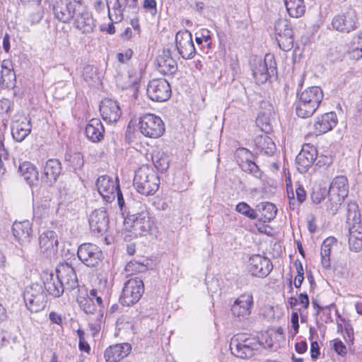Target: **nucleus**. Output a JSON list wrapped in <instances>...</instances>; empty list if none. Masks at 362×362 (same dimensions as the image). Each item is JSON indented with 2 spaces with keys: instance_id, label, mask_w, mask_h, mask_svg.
I'll use <instances>...</instances> for the list:
<instances>
[{
  "instance_id": "nucleus-43",
  "label": "nucleus",
  "mask_w": 362,
  "mask_h": 362,
  "mask_svg": "<svg viewBox=\"0 0 362 362\" xmlns=\"http://www.w3.org/2000/svg\"><path fill=\"white\" fill-rule=\"evenodd\" d=\"M65 162L74 170L81 169L84 165L83 156L79 152H69L65 155Z\"/></svg>"
},
{
  "instance_id": "nucleus-48",
  "label": "nucleus",
  "mask_w": 362,
  "mask_h": 362,
  "mask_svg": "<svg viewBox=\"0 0 362 362\" xmlns=\"http://www.w3.org/2000/svg\"><path fill=\"white\" fill-rule=\"evenodd\" d=\"M103 320V314L100 311L96 314L95 320L93 319L89 322V327L92 332V334H97L102 327Z\"/></svg>"
},
{
  "instance_id": "nucleus-58",
  "label": "nucleus",
  "mask_w": 362,
  "mask_h": 362,
  "mask_svg": "<svg viewBox=\"0 0 362 362\" xmlns=\"http://www.w3.org/2000/svg\"><path fill=\"white\" fill-rule=\"evenodd\" d=\"M333 347L334 351L341 356H344L347 352L346 346L339 340L334 341Z\"/></svg>"
},
{
  "instance_id": "nucleus-21",
  "label": "nucleus",
  "mask_w": 362,
  "mask_h": 362,
  "mask_svg": "<svg viewBox=\"0 0 362 362\" xmlns=\"http://www.w3.org/2000/svg\"><path fill=\"white\" fill-rule=\"evenodd\" d=\"M39 245L41 252L48 258L54 257L58 248L57 233L53 230H46L39 237Z\"/></svg>"
},
{
  "instance_id": "nucleus-29",
  "label": "nucleus",
  "mask_w": 362,
  "mask_h": 362,
  "mask_svg": "<svg viewBox=\"0 0 362 362\" xmlns=\"http://www.w3.org/2000/svg\"><path fill=\"white\" fill-rule=\"evenodd\" d=\"M12 230L15 238L21 245L28 244L30 242L33 230L31 223L28 220L14 222Z\"/></svg>"
},
{
  "instance_id": "nucleus-40",
  "label": "nucleus",
  "mask_w": 362,
  "mask_h": 362,
  "mask_svg": "<svg viewBox=\"0 0 362 362\" xmlns=\"http://www.w3.org/2000/svg\"><path fill=\"white\" fill-rule=\"evenodd\" d=\"M286 11L292 18L301 17L305 11L303 0H284Z\"/></svg>"
},
{
  "instance_id": "nucleus-5",
  "label": "nucleus",
  "mask_w": 362,
  "mask_h": 362,
  "mask_svg": "<svg viewBox=\"0 0 362 362\" xmlns=\"http://www.w3.org/2000/svg\"><path fill=\"white\" fill-rule=\"evenodd\" d=\"M153 226V221L150 217L148 211L146 209H142L140 212L132 214L128 212L124 221V229L131 233L129 236L134 238L149 232Z\"/></svg>"
},
{
  "instance_id": "nucleus-9",
  "label": "nucleus",
  "mask_w": 362,
  "mask_h": 362,
  "mask_svg": "<svg viewBox=\"0 0 362 362\" xmlns=\"http://www.w3.org/2000/svg\"><path fill=\"white\" fill-rule=\"evenodd\" d=\"M144 291L143 281L139 278L130 279L124 283L119 300L123 305L131 306L136 303Z\"/></svg>"
},
{
  "instance_id": "nucleus-25",
  "label": "nucleus",
  "mask_w": 362,
  "mask_h": 362,
  "mask_svg": "<svg viewBox=\"0 0 362 362\" xmlns=\"http://www.w3.org/2000/svg\"><path fill=\"white\" fill-rule=\"evenodd\" d=\"M72 21L74 27L84 34L92 33L95 27V21L91 13L86 9L83 5Z\"/></svg>"
},
{
  "instance_id": "nucleus-28",
  "label": "nucleus",
  "mask_w": 362,
  "mask_h": 362,
  "mask_svg": "<svg viewBox=\"0 0 362 362\" xmlns=\"http://www.w3.org/2000/svg\"><path fill=\"white\" fill-rule=\"evenodd\" d=\"M32 124L27 117L21 118L13 122L11 126V134L17 142L23 141L31 132Z\"/></svg>"
},
{
  "instance_id": "nucleus-61",
  "label": "nucleus",
  "mask_w": 362,
  "mask_h": 362,
  "mask_svg": "<svg viewBox=\"0 0 362 362\" xmlns=\"http://www.w3.org/2000/svg\"><path fill=\"white\" fill-rule=\"evenodd\" d=\"M144 7L149 9L152 14H156V1L155 0H145L144 2Z\"/></svg>"
},
{
  "instance_id": "nucleus-32",
  "label": "nucleus",
  "mask_w": 362,
  "mask_h": 362,
  "mask_svg": "<svg viewBox=\"0 0 362 362\" xmlns=\"http://www.w3.org/2000/svg\"><path fill=\"white\" fill-rule=\"evenodd\" d=\"M62 172V165L57 159L48 160L44 167L43 177L46 182L52 184L54 182Z\"/></svg>"
},
{
  "instance_id": "nucleus-53",
  "label": "nucleus",
  "mask_w": 362,
  "mask_h": 362,
  "mask_svg": "<svg viewBox=\"0 0 362 362\" xmlns=\"http://www.w3.org/2000/svg\"><path fill=\"white\" fill-rule=\"evenodd\" d=\"M195 41L198 45H201L203 42L206 44V45L209 47L211 44V36L209 35V31L208 30H203L200 33V35H198V33L196 34Z\"/></svg>"
},
{
  "instance_id": "nucleus-13",
  "label": "nucleus",
  "mask_w": 362,
  "mask_h": 362,
  "mask_svg": "<svg viewBox=\"0 0 362 362\" xmlns=\"http://www.w3.org/2000/svg\"><path fill=\"white\" fill-rule=\"evenodd\" d=\"M146 91L148 98L155 102L165 101L171 94L170 84L164 78H156L150 81Z\"/></svg>"
},
{
  "instance_id": "nucleus-41",
  "label": "nucleus",
  "mask_w": 362,
  "mask_h": 362,
  "mask_svg": "<svg viewBox=\"0 0 362 362\" xmlns=\"http://www.w3.org/2000/svg\"><path fill=\"white\" fill-rule=\"evenodd\" d=\"M346 223L350 226L361 225V214L358 206L356 202H350L347 206Z\"/></svg>"
},
{
  "instance_id": "nucleus-55",
  "label": "nucleus",
  "mask_w": 362,
  "mask_h": 362,
  "mask_svg": "<svg viewBox=\"0 0 362 362\" xmlns=\"http://www.w3.org/2000/svg\"><path fill=\"white\" fill-rule=\"evenodd\" d=\"M296 194V202H297V205L299 206L300 204H301L306 199V192H305V190L304 189V188L301 186V185H298L296 188V191H295V193Z\"/></svg>"
},
{
  "instance_id": "nucleus-23",
  "label": "nucleus",
  "mask_w": 362,
  "mask_h": 362,
  "mask_svg": "<svg viewBox=\"0 0 362 362\" xmlns=\"http://www.w3.org/2000/svg\"><path fill=\"white\" fill-rule=\"evenodd\" d=\"M56 276L65 286L66 289L71 290L78 286L76 274L69 263L59 264L56 268Z\"/></svg>"
},
{
  "instance_id": "nucleus-49",
  "label": "nucleus",
  "mask_w": 362,
  "mask_h": 362,
  "mask_svg": "<svg viewBox=\"0 0 362 362\" xmlns=\"http://www.w3.org/2000/svg\"><path fill=\"white\" fill-rule=\"evenodd\" d=\"M211 0H204L203 1H197L194 5V9L202 15H206L211 11L213 6Z\"/></svg>"
},
{
  "instance_id": "nucleus-62",
  "label": "nucleus",
  "mask_w": 362,
  "mask_h": 362,
  "mask_svg": "<svg viewBox=\"0 0 362 362\" xmlns=\"http://www.w3.org/2000/svg\"><path fill=\"white\" fill-rule=\"evenodd\" d=\"M49 318L50 321L53 323H55L58 325H62L63 322L62 317L61 315L56 312H51L49 315Z\"/></svg>"
},
{
  "instance_id": "nucleus-47",
  "label": "nucleus",
  "mask_w": 362,
  "mask_h": 362,
  "mask_svg": "<svg viewBox=\"0 0 362 362\" xmlns=\"http://www.w3.org/2000/svg\"><path fill=\"white\" fill-rule=\"evenodd\" d=\"M15 73L12 70L4 67V65L2 66L0 82L4 86L6 87L10 86L11 81L15 79Z\"/></svg>"
},
{
  "instance_id": "nucleus-17",
  "label": "nucleus",
  "mask_w": 362,
  "mask_h": 362,
  "mask_svg": "<svg viewBox=\"0 0 362 362\" xmlns=\"http://www.w3.org/2000/svg\"><path fill=\"white\" fill-rule=\"evenodd\" d=\"M88 223L90 229L94 235H103L109 226V216L106 210L100 208L92 211L88 218Z\"/></svg>"
},
{
  "instance_id": "nucleus-57",
  "label": "nucleus",
  "mask_w": 362,
  "mask_h": 362,
  "mask_svg": "<svg viewBox=\"0 0 362 362\" xmlns=\"http://www.w3.org/2000/svg\"><path fill=\"white\" fill-rule=\"evenodd\" d=\"M287 194H288V198L289 199L290 208L292 209H294L298 206L297 202L295 198V194L293 191L292 186L288 185V184H287Z\"/></svg>"
},
{
  "instance_id": "nucleus-39",
  "label": "nucleus",
  "mask_w": 362,
  "mask_h": 362,
  "mask_svg": "<svg viewBox=\"0 0 362 362\" xmlns=\"http://www.w3.org/2000/svg\"><path fill=\"white\" fill-rule=\"evenodd\" d=\"M157 60L158 70L163 74L172 75L177 71V62L168 53H164L163 55L160 56Z\"/></svg>"
},
{
  "instance_id": "nucleus-38",
  "label": "nucleus",
  "mask_w": 362,
  "mask_h": 362,
  "mask_svg": "<svg viewBox=\"0 0 362 362\" xmlns=\"http://www.w3.org/2000/svg\"><path fill=\"white\" fill-rule=\"evenodd\" d=\"M349 245L351 250L359 252L362 249V225H354L349 228Z\"/></svg>"
},
{
  "instance_id": "nucleus-2",
  "label": "nucleus",
  "mask_w": 362,
  "mask_h": 362,
  "mask_svg": "<svg viewBox=\"0 0 362 362\" xmlns=\"http://www.w3.org/2000/svg\"><path fill=\"white\" fill-rule=\"evenodd\" d=\"M323 98L322 89L318 86H311L298 94L296 104V115L301 118L311 117L317 110Z\"/></svg>"
},
{
  "instance_id": "nucleus-59",
  "label": "nucleus",
  "mask_w": 362,
  "mask_h": 362,
  "mask_svg": "<svg viewBox=\"0 0 362 362\" xmlns=\"http://www.w3.org/2000/svg\"><path fill=\"white\" fill-rule=\"evenodd\" d=\"M311 358L316 360L320 355V348L317 341H312L310 346Z\"/></svg>"
},
{
  "instance_id": "nucleus-24",
  "label": "nucleus",
  "mask_w": 362,
  "mask_h": 362,
  "mask_svg": "<svg viewBox=\"0 0 362 362\" xmlns=\"http://www.w3.org/2000/svg\"><path fill=\"white\" fill-rule=\"evenodd\" d=\"M100 112L103 119L109 123L117 122L122 115L118 103L110 98H104L101 101Z\"/></svg>"
},
{
  "instance_id": "nucleus-22",
  "label": "nucleus",
  "mask_w": 362,
  "mask_h": 362,
  "mask_svg": "<svg viewBox=\"0 0 362 362\" xmlns=\"http://www.w3.org/2000/svg\"><path fill=\"white\" fill-rule=\"evenodd\" d=\"M317 151L313 146L305 144L296 156V164L300 173H305L316 160Z\"/></svg>"
},
{
  "instance_id": "nucleus-31",
  "label": "nucleus",
  "mask_w": 362,
  "mask_h": 362,
  "mask_svg": "<svg viewBox=\"0 0 362 362\" xmlns=\"http://www.w3.org/2000/svg\"><path fill=\"white\" fill-rule=\"evenodd\" d=\"M104 127L99 119L93 118L86 125L85 134L93 142H98L103 139Z\"/></svg>"
},
{
  "instance_id": "nucleus-11",
  "label": "nucleus",
  "mask_w": 362,
  "mask_h": 362,
  "mask_svg": "<svg viewBox=\"0 0 362 362\" xmlns=\"http://www.w3.org/2000/svg\"><path fill=\"white\" fill-rule=\"evenodd\" d=\"M276 40L279 47L288 52L293 47V31L291 23L286 19H279L274 25Z\"/></svg>"
},
{
  "instance_id": "nucleus-35",
  "label": "nucleus",
  "mask_w": 362,
  "mask_h": 362,
  "mask_svg": "<svg viewBox=\"0 0 362 362\" xmlns=\"http://www.w3.org/2000/svg\"><path fill=\"white\" fill-rule=\"evenodd\" d=\"M18 173L30 186L38 181V171L30 162H23L18 167Z\"/></svg>"
},
{
  "instance_id": "nucleus-60",
  "label": "nucleus",
  "mask_w": 362,
  "mask_h": 362,
  "mask_svg": "<svg viewBox=\"0 0 362 362\" xmlns=\"http://www.w3.org/2000/svg\"><path fill=\"white\" fill-rule=\"evenodd\" d=\"M116 196L117 197L118 205L120 208L121 211L124 214V212H127V209H126V206H125V203H124V199L123 198V195H122V193L120 189H118V191L116 192Z\"/></svg>"
},
{
  "instance_id": "nucleus-6",
  "label": "nucleus",
  "mask_w": 362,
  "mask_h": 362,
  "mask_svg": "<svg viewBox=\"0 0 362 362\" xmlns=\"http://www.w3.org/2000/svg\"><path fill=\"white\" fill-rule=\"evenodd\" d=\"M23 298L27 308L32 313H37L46 306L47 294L41 284L33 283L27 286Z\"/></svg>"
},
{
  "instance_id": "nucleus-8",
  "label": "nucleus",
  "mask_w": 362,
  "mask_h": 362,
  "mask_svg": "<svg viewBox=\"0 0 362 362\" xmlns=\"http://www.w3.org/2000/svg\"><path fill=\"white\" fill-rule=\"evenodd\" d=\"M108 16L112 23L122 21L124 16L136 14L139 11L137 0H115L110 8L107 3Z\"/></svg>"
},
{
  "instance_id": "nucleus-44",
  "label": "nucleus",
  "mask_w": 362,
  "mask_h": 362,
  "mask_svg": "<svg viewBox=\"0 0 362 362\" xmlns=\"http://www.w3.org/2000/svg\"><path fill=\"white\" fill-rule=\"evenodd\" d=\"M152 161L154 166L160 172L167 170L169 166L168 158L163 152H154L152 154Z\"/></svg>"
},
{
  "instance_id": "nucleus-12",
  "label": "nucleus",
  "mask_w": 362,
  "mask_h": 362,
  "mask_svg": "<svg viewBox=\"0 0 362 362\" xmlns=\"http://www.w3.org/2000/svg\"><path fill=\"white\" fill-rule=\"evenodd\" d=\"M77 256L82 263L89 267H96L103 259V252L95 244L83 243L77 251Z\"/></svg>"
},
{
  "instance_id": "nucleus-7",
  "label": "nucleus",
  "mask_w": 362,
  "mask_h": 362,
  "mask_svg": "<svg viewBox=\"0 0 362 362\" xmlns=\"http://www.w3.org/2000/svg\"><path fill=\"white\" fill-rule=\"evenodd\" d=\"M81 0H54L52 10L54 17L60 22L68 23L81 11Z\"/></svg>"
},
{
  "instance_id": "nucleus-4",
  "label": "nucleus",
  "mask_w": 362,
  "mask_h": 362,
  "mask_svg": "<svg viewBox=\"0 0 362 362\" xmlns=\"http://www.w3.org/2000/svg\"><path fill=\"white\" fill-rule=\"evenodd\" d=\"M349 193L348 180L346 177L340 175L335 177L332 181L328 190V201L326 202V209L332 214H335L344 198Z\"/></svg>"
},
{
  "instance_id": "nucleus-1",
  "label": "nucleus",
  "mask_w": 362,
  "mask_h": 362,
  "mask_svg": "<svg viewBox=\"0 0 362 362\" xmlns=\"http://www.w3.org/2000/svg\"><path fill=\"white\" fill-rule=\"evenodd\" d=\"M262 348H272L271 342L266 340L265 344L257 338L247 336L245 334H238L234 336L230 343L231 353L236 357L245 359L254 356L255 351Z\"/></svg>"
},
{
  "instance_id": "nucleus-18",
  "label": "nucleus",
  "mask_w": 362,
  "mask_h": 362,
  "mask_svg": "<svg viewBox=\"0 0 362 362\" xmlns=\"http://www.w3.org/2000/svg\"><path fill=\"white\" fill-rule=\"evenodd\" d=\"M247 267L252 275L266 277L272 270L273 265L268 258L254 255L250 257Z\"/></svg>"
},
{
  "instance_id": "nucleus-34",
  "label": "nucleus",
  "mask_w": 362,
  "mask_h": 362,
  "mask_svg": "<svg viewBox=\"0 0 362 362\" xmlns=\"http://www.w3.org/2000/svg\"><path fill=\"white\" fill-rule=\"evenodd\" d=\"M332 27L339 32L349 33L356 28V21L351 16L338 15L332 22Z\"/></svg>"
},
{
  "instance_id": "nucleus-63",
  "label": "nucleus",
  "mask_w": 362,
  "mask_h": 362,
  "mask_svg": "<svg viewBox=\"0 0 362 362\" xmlns=\"http://www.w3.org/2000/svg\"><path fill=\"white\" fill-rule=\"evenodd\" d=\"M298 300L299 303L302 305L303 308H308L309 306V298L306 293H300Z\"/></svg>"
},
{
  "instance_id": "nucleus-54",
  "label": "nucleus",
  "mask_w": 362,
  "mask_h": 362,
  "mask_svg": "<svg viewBox=\"0 0 362 362\" xmlns=\"http://www.w3.org/2000/svg\"><path fill=\"white\" fill-rule=\"evenodd\" d=\"M240 166L243 170L247 171L256 177L258 176L259 168L256 163L252 160V159L245 162L243 164H240Z\"/></svg>"
},
{
  "instance_id": "nucleus-30",
  "label": "nucleus",
  "mask_w": 362,
  "mask_h": 362,
  "mask_svg": "<svg viewBox=\"0 0 362 362\" xmlns=\"http://www.w3.org/2000/svg\"><path fill=\"white\" fill-rule=\"evenodd\" d=\"M338 119L335 112H330L317 117L314 124L316 134H322L332 130L337 124Z\"/></svg>"
},
{
  "instance_id": "nucleus-42",
  "label": "nucleus",
  "mask_w": 362,
  "mask_h": 362,
  "mask_svg": "<svg viewBox=\"0 0 362 362\" xmlns=\"http://www.w3.org/2000/svg\"><path fill=\"white\" fill-rule=\"evenodd\" d=\"M334 243V238H327L322 244L321 247V262L323 267L329 268L330 267V253L332 245Z\"/></svg>"
},
{
  "instance_id": "nucleus-3",
  "label": "nucleus",
  "mask_w": 362,
  "mask_h": 362,
  "mask_svg": "<svg viewBox=\"0 0 362 362\" xmlns=\"http://www.w3.org/2000/svg\"><path fill=\"white\" fill-rule=\"evenodd\" d=\"M159 184V177L150 166L143 165L135 171L134 185L141 194H154L158 189Z\"/></svg>"
},
{
  "instance_id": "nucleus-27",
  "label": "nucleus",
  "mask_w": 362,
  "mask_h": 362,
  "mask_svg": "<svg viewBox=\"0 0 362 362\" xmlns=\"http://www.w3.org/2000/svg\"><path fill=\"white\" fill-rule=\"evenodd\" d=\"M43 288L49 295L54 298H58L66 289L56 274L53 273L45 274L43 276Z\"/></svg>"
},
{
  "instance_id": "nucleus-37",
  "label": "nucleus",
  "mask_w": 362,
  "mask_h": 362,
  "mask_svg": "<svg viewBox=\"0 0 362 362\" xmlns=\"http://www.w3.org/2000/svg\"><path fill=\"white\" fill-rule=\"evenodd\" d=\"M257 213L259 215V221L264 223L273 220L277 213L276 206L269 202H261L256 206Z\"/></svg>"
},
{
  "instance_id": "nucleus-64",
  "label": "nucleus",
  "mask_w": 362,
  "mask_h": 362,
  "mask_svg": "<svg viewBox=\"0 0 362 362\" xmlns=\"http://www.w3.org/2000/svg\"><path fill=\"white\" fill-rule=\"evenodd\" d=\"M296 351L298 353V354H303L307 350V344L305 341H302L299 343H296Z\"/></svg>"
},
{
  "instance_id": "nucleus-45",
  "label": "nucleus",
  "mask_w": 362,
  "mask_h": 362,
  "mask_svg": "<svg viewBox=\"0 0 362 362\" xmlns=\"http://www.w3.org/2000/svg\"><path fill=\"white\" fill-rule=\"evenodd\" d=\"M235 210L245 216V217L255 220L258 218V214L257 213V209H252L249 204L246 202H241L238 203L235 206Z\"/></svg>"
},
{
  "instance_id": "nucleus-16",
  "label": "nucleus",
  "mask_w": 362,
  "mask_h": 362,
  "mask_svg": "<svg viewBox=\"0 0 362 362\" xmlns=\"http://www.w3.org/2000/svg\"><path fill=\"white\" fill-rule=\"evenodd\" d=\"M273 56L267 54L264 60L259 59L252 68V74L257 83H265L271 73L275 71Z\"/></svg>"
},
{
  "instance_id": "nucleus-46",
  "label": "nucleus",
  "mask_w": 362,
  "mask_h": 362,
  "mask_svg": "<svg viewBox=\"0 0 362 362\" xmlns=\"http://www.w3.org/2000/svg\"><path fill=\"white\" fill-rule=\"evenodd\" d=\"M327 194L328 195V192L326 188L315 186L313 187L310 198L314 204H318L325 199Z\"/></svg>"
},
{
  "instance_id": "nucleus-50",
  "label": "nucleus",
  "mask_w": 362,
  "mask_h": 362,
  "mask_svg": "<svg viewBox=\"0 0 362 362\" xmlns=\"http://www.w3.org/2000/svg\"><path fill=\"white\" fill-rule=\"evenodd\" d=\"M235 158L237 162L240 164H243L245 162L250 160L252 158V155L249 150L245 148H238L235 151Z\"/></svg>"
},
{
  "instance_id": "nucleus-51",
  "label": "nucleus",
  "mask_w": 362,
  "mask_h": 362,
  "mask_svg": "<svg viewBox=\"0 0 362 362\" xmlns=\"http://www.w3.org/2000/svg\"><path fill=\"white\" fill-rule=\"evenodd\" d=\"M146 269V265L136 261H130L125 267L126 272L131 274L144 272Z\"/></svg>"
},
{
  "instance_id": "nucleus-36",
  "label": "nucleus",
  "mask_w": 362,
  "mask_h": 362,
  "mask_svg": "<svg viewBox=\"0 0 362 362\" xmlns=\"http://www.w3.org/2000/svg\"><path fill=\"white\" fill-rule=\"evenodd\" d=\"M257 151L260 153L272 156L276 149V145L267 135H259L254 140Z\"/></svg>"
},
{
  "instance_id": "nucleus-10",
  "label": "nucleus",
  "mask_w": 362,
  "mask_h": 362,
  "mask_svg": "<svg viewBox=\"0 0 362 362\" xmlns=\"http://www.w3.org/2000/svg\"><path fill=\"white\" fill-rule=\"evenodd\" d=\"M141 133L149 138L157 139L165 132V124L158 116L153 114H146L139 119Z\"/></svg>"
},
{
  "instance_id": "nucleus-26",
  "label": "nucleus",
  "mask_w": 362,
  "mask_h": 362,
  "mask_svg": "<svg viewBox=\"0 0 362 362\" xmlns=\"http://www.w3.org/2000/svg\"><path fill=\"white\" fill-rule=\"evenodd\" d=\"M131 350L132 346L129 343L116 344L105 349L104 357L106 362H118L127 357Z\"/></svg>"
},
{
  "instance_id": "nucleus-19",
  "label": "nucleus",
  "mask_w": 362,
  "mask_h": 362,
  "mask_svg": "<svg viewBox=\"0 0 362 362\" xmlns=\"http://www.w3.org/2000/svg\"><path fill=\"white\" fill-rule=\"evenodd\" d=\"M176 47L184 59H192L195 54V47L192 34L188 30L179 31L175 35Z\"/></svg>"
},
{
  "instance_id": "nucleus-20",
  "label": "nucleus",
  "mask_w": 362,
  "mask_h": 362,
  "mask_svg": "<svg viewBox=\"0 0 362 362\" xmlns=\"http://www.w3.org/2000/svg\"><path fill=\"white\" fill-rule=\"evenodd\" d=\"M103 293L96 288H92L86 296H79L78 303L80 308L87 314H93L98 307L103 306Z\"/></svg>"
},
{
  "instance_id": "nucleus-14",
  "label": "nucleus",
  "mask_w": 362,
  "mask_h": 362,
  "mask_svg": "<svg viewBox=\"0 0 362 362\" xmlns=\"http://www.w3.org/2000/svg\"><path fill=\"white\" fill-rule=\"evenodd\" d=\"M253 304L252 293H244L238 296L231 305V313L239 320H245L251 314Z\"/></svg>"
},
{
  "instance_id": "nucleus-33",
  "label": "nucleus",
  "mask_w": 362,
  "mask_h": 362,
  "mask_svg": "<svg viewBox=\"0 0 362 362\" xmlns=\"http://www.w3.org/2000/svg\"><path fill=\"white\" fill-rule=\"evenodd\" d=\"M140 78V72L135 69H130L127 74L118 75L116 77V82L119 87L127 89L137 84Z\"/></svg>"
},
{
  "instance_id": "nucleus-15",
  "label": "nucleus",
  "mask_w": 362,
  "mask_h": 362,
  "mask_svg": "<svg viewBox=\"0 0 362 362\" xmlns=\"http://www.w3.org/2000/svg\"><path fill=\"white\" fill-rule=\"evenodd\" d=\"M96 186L99 194L107 203L115 200L116 192L120 189L117 178L113 180L107 175L99 177L96 182Z\"/></svg>"
},
{
  "instance_id": "nucleus-52",
  "label": "nucleus",
  "mask_w": 362,
  "mask_h": 362,
  "mask_svg": "<svg viewBox=\"0 0 362 362\" xmlns=\"http://www.w3.org/2000/svg\"><path fill=\"white\" fill-rule=\"evenodd\" d=\"M257 125L259 127L261 130L264 132H269L272 127L269 123V118L265 115L264 113H260L258 115L256 120Z\"/></svg>"
},
{
  "instance_id": "nucleus-56",
  "label": "nucleus",
  "mask_w": 362,
  "mask_h": 362,
  "mask_svg": "<svg viewBox=\"0 0 362 362\" xmlns=\"http://www.w3.org/2000/svg\"><path fill=\"white\" fill-rule=\"evenodd\" d=\"M132 50L127 49L124 52L117 53V59L120 63L124 64L132 58Z\"/></svg>"
}]
</instances>
